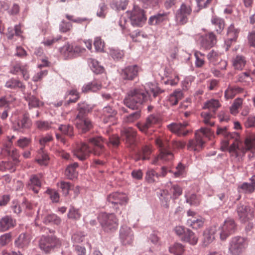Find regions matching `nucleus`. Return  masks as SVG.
<instances>
[{"label":"nucleus","mask_w":255,"mask_h":255,"mask_svg":"<svg viewBox=\"0 0 255 255\" xmlns=\"http://www.w3.org/2000/svg\"><path fill=\"white\" fill-rule=\"evenodd\" d=\"M236 210L239 219L243 223L252 220L254 218V212L248 206L240 204L238 206Z\"/></svg>","instance_id":"14"},{"label":"nucleus","mask_w":255,"mask_h":255,"mask_svg":"<svg viewBox=\"0 0 255 255\" xmlns=\"http://www.w3.org/2000/svg\"><path fill=\"white\" fill-rule=\"evenodd\" d=\"M221 107V104L218 100L211 99L207 101L204 106V109H207L210 111L211 112L216 114L217 109Z\"/></svg>","instance_id":"37"},{"label":"nucleus","mask_w":255,"mask_h":255,"mask_svg":"<svg viewBox=\"0 0 255 255\" xmlns=\"http://www.w3.org/2000/svg\"><path fill=\"white\" fill-rule=\"evenodd\" d=\"M155 143L159 148L160 153L157 157L152 161L153 164H156L158 159L169 161L173 159V154L169 150V143L166 137L162 136L157 137Z\"/></svg>","instance_id":"6"},{"label":"nucleus","mask_w":255,"mask_h":255,"mask_svg":"<svg viewBox=\"0 0 255 255\" xmlns=\"http://www.w3.org/2000/svg\"><path fill=\"white\" fill-rule=\"evenodd\" d=\"M214 135V131L207 128H202L197 130L195 134V138L190 140L187 148L190 150L199 151L203 148L205 143V138H210Z\"/></svg>","instance_id":"4"},{"label":"nucleus","mask_w":255,"mask_h":255,"mask_svg":"<svg viewBox=\"0 0 255 255\" xmlns=\"http://www.w3.org/2000/svg\"><path fill=\"white\" fill-rule=\"evenodd\" d=\"M78 111L76 119V127L82 132H86L93 127L91 120L86 117V113L89 111L87 105L85 103L79 104Z\"/></svg>","instance_id":"5"},{"label":"nucleus","mask_w":255,"mask_h":255,"mask_svg":"<svg viewBox=\"0 0 255 255\" xmlns=\"http://www.w3.org/2000/svg\"><path fill=\"white\" fill-rule=\"evenodd\" d=\"M107 200L112 204L113 208L117 210L119 209V205H125L128 203V198L127 195L123 193L114 192L108 196Z\"/></svg>","instance_id":"13"},{"label":"nucleus","mask_w":255,"mask_h":255,"mask_svg":"<svg viewBox=\"0 0 255 255\" xmlns=\"http://www.w3.org/2000/svg\"><path fill=\"white\" fill-rule=\"evenodd\" d=\"M216 134L224 136L227 140L233 139V142L229 146L228 151L230 156L237 160H239L246 151H255V134L247 137L244 144L239 140V134L237 132H230L227 127H218Z\"/></svg>","instance_id":"1"},{"label":"nucleus","mask_w":255,"mask_h":255,"mask_svg":"<svg viewBox=\"0 0 255 255\" xmlns=\"http://www.w3.org/2000/svg\"><path fill=\"white\" fill-rule=\"evenodd\" d=\"M194 55L196 58V66L198 68L202 67L205 64V54L196 51L194 52Z\"/></svg>","instance_id":"55"},{"label":"nucleus","mask_w":255,"mask_h":255,"mask_svg":"<svg viewBox=\"0 0 255 255\" xmlns=\"http://www.w3.org/2000/svg\"><path fill=\"white\" fill-rule=\"evenodd\" d=\"M60 53L66 58H72L74 57L73 52V45L69 42L66 43L59 49Z\"/></svg>","instance_id":"38"},{"label":"nucleus","mask_w":255,"mask_h":255,"mask_svg":"<svg viewBox=\"0 0 255 255\" xmlns=\"http://www.w3.org/2000/svg\"><path fill=\"white\" fill-rule=\"evenodd\" d=\"M1 153L5 156L11 157L15 163H17L19 161L18 158L19 154L17 149L16 148H11L10 146L6 145L5 148L2 149Z\"/></svg>","instance_id":"31"},{"label":"nucleus","mask_w":255,"mask_h":255,"mask_svg":"<svg viewBox=\"0 0 255 255\" xmlns=\"http://www.w3.org/2000/svg\"><path fill=\"white\" fill-rule=\"evenodd\" d=\"M129 18L131 24L136 26H142L146 20L144 10L135 5L130 12Z\"/></svg>","instance_id":"11"},{"label":"nucleus","mask_w":255,"mask_h":255,"mask_svg":"<svg viewBox=\"0 0 255 255\" xmlns=\"http://www.w3.org/2000/svg\"><path fill=\"white\" fill-rule=\"evenodd\" d=\"M31 240V237L29 234L21 233L15 241L14 243L16 247L23 248L28 246Z\"/></svg>","instance_id":"27"},{"label":"nucleus","mask_w":255,"mask_h":255,"mask_svg":"<svg viewBox=\"0 0 255 255\" xmlns=\"http://www.w3.org/2000/svg\"><path fill=\"white\" fill-rule=\"evenodd\" d=\"M187 231L185 235L182 237L181 241L192 246L196 245L198 241V237L191 230L189 229Z\"/></svg>","instance_id":"32"},{"label":"nucleus","mask_w":255,"mask_h":255,"mask_svg":"<svg viewBox=\"0 0 255 255\" xmlns=\"http://www.w3.org/2000/svg\"><path fill=\"white\" fill-rule=\"evenodd\" d=\"M14 100L10 96H5L0 98V108H6Z\"/></svg>","instance_id":"64"},{"label":"nucleus","mask_w":255,"mask_h":255,"mask_svg":"<svg viewBox=\"0 0 255 255\" xmlns=\"http://www.w3.org/2000/svg\"><path fill=\"white\" fill-rule=\"evenodd\" d=\"M101 83L95 80L91 83L85 84L82 88V91L83 93H85L96 92L101 89Z\"/></svg>","instance_id":"29"},{"label":"nucleus","mask_w":255,"mask_h":255,"mask_svg":"<svg viewBox=\"0 0 255 255\" xmlns=\"http://www.w3.org/2000/svg\"><path fill=\"white\" fill-rule=\"evenodd\" d=\"M59 244V241L55 237L43 236L40 239L39 246L41 250L48 252L51 249Z\"/></svg>","instance_id":"16"},{"label":"nucleus","mask_w":255,"mask_h":255,"mask_svg":"<svg viewBox=\"0 0 255 255\" xmlns=\"http://www.w3.org/2000/svg\"><path fill=\"white\" fill-rule=\"evenodd\" d=\"M247 63V60L243 55H237L233 60V64L234 68L238 70H242Z\"/></svg>","instance_id":"39"},{"label":"nucleus","mask_w":255,"mask_h":255,"mask_svg":"<svg viewBox=\"0 0 255 255\" xmlns=\"http://www.w3.org/2000/svg\"><path fill=\"white\" fill-rule=\"evenodd\" d=\"M148 93L143 89L134 88L131 90L124 99V104L132 110H137L147 100Z\"/></svg>","instance_id":"3"},{"label":"nucleus","mask_w":255,"mask_h":255,"mask_svg":"<svg viewBox=\"0 0 255 255\" xmlns=\"http://www.w3.org/2000/svg\"><path fill=\"white\" fill-rule=\"evenodd\" d=\"M89 65L93 71L96 74L102 73L104 70L103 67L100 65L99 62L95 59H90Z\"/></svg>","instance_id":"52"},{"label":"nucleus","mask_w":255,"mask_h":255,"mask_svg":"<svg viewBox=\"0 0 255 255\" xmlns=\"http://www.w3.org/2000/svg\"><path fill=\"white\" fill-rule=\"evenodd\" d=\"M139 70V67L136 65L128 66L122 70L121 75L125 80H133L138 76Z\"/></svg>","instance_id":"19"},{"label":"nucleus","mask_w":255,"mask_h":255,"mask_svg":"<svg viewBox=\"0 0 255 255\" xmlns=\"http://www.w3.org/2000/svg\"><path fill=\"white\" fill-rule=\"evenodd\" d=\"M255 183L251 184L244 183L240 187L243 191L246 193H253L255 190Z\"/></svg>","instance_id":"63"},{"label":"nucleus","mask_w":255,"mask_h":255,"mask_svg":"<svg viewBox=\"0 0 255 255\" xmlns=\"http://www.w3.org/2000/svg\"><path fill=\"white\" fill-rule=\"evenodd\" d=\"M199 41L202 47L204 49H209L216 44V36L213 32H210L201 36Z\"/></svg>","instance_id":"18"},{"label":"nucleus","mask_w":255,"mask_h":255,"mask_svg":"<svg viewBox=\"0 0 255 255\" xmlns=\"http://www.w3.org/2000/svg\"><path fill=\"white\" fill-rule=\"evenodd\" d=\"M116 115L117 112L110 106L106 107L103 109L102 118L105 123L114 122Z\"/></svg>","instance_id":"26"},{"label":"nucleus","mask_w":255,"mask_h":255,"mask_svg":"<svg viewBox=\"0 0 255 255\" xmlns=\"http://www.w3.org/2000/svg\"><path fill=\"white\" fill-rule=\"evenodd\" d=\"M19 72L22 74V77L25 80H27L29 79L28 66L26 64L22 65L18 63L13 65L11 70V73L13 74H17Z\"/></svg>","instance_id":"25"},{"label":"nucleus","mask_w":255,"mask_h":255,"mask_svg":"<svg viewBox=\"0 0 255 255\" xmlns=\"http://www.w3.org/2000/svg\"><path fill=\"white\" fill-rule=\"evenodd\" d=\"M192 9L190 5L183 3L180 8L177 10L175 14V20L178 25H184L188 20V16L190 15Z\"/></svg>","instance_id":"12"},{"label":"nucleus","mask_w":255,"mask_h":255,"mask_svg":"<svg viewBox=\"0 0 255 255\" xmlns=\"http://www.w3.org/2000/svg\"><path fill=\"white\" fill-rule=\"evenodd\" d=\"M88 142L92 146L90 147L87 143L84 142H76L74 147V155L79 160L84 161L88 158L91 153L97 156H101L105 152L104 143L105 140L102 136H97L90 138Z\"/></svg>","instance_id":"2"},{"label":"nucleus","mask_w":255,"mask_h":255,"mask_svg":"<svg viewBox=\"0 0 255 255\" xmlns=\"http://www.w3.org/2000/svg\"><path fill=\"white\" fill-rule=\"evenodd\" d=\"M215 230L211 228L206 229L203 234V243L205 246H207L212 243L215 239Z\"/></svg>","instance_id":"40"},{"label":"nucleus","mask_w":255,"mask_h":255,"mask_svg":"<svg viewBox=\"0 0 255 255\" xmlns=\"http://www.w3.org/2000/svg\"><path fill=\"white\" fill-rule=\"evenodd\" d=\"M78 166L79 165L77 162L69 165L66 169L65 175L70 179L76 178L78 175V172L76 169Z\"/></svg>","instance_id":"41"},{"label":"nucleus","mask_w":255,"mask_h":255,"mask_svg":"<svg viewBox=\"0 0 255 255\" xmlns=\"http://www.w3.org/2000/svg\"><path fill=\"white\" fill-rule=\"evenodd\" d=\"M159 175L153 169L149 168L146 172L145 180L149 183H153L156 181Z\"/></svg>","instance_id":"50"},{"label":"nucleus","mask_w":255,"mask_h":255,"mask_svg":"<svg viewBox=\"0 0 255 255\" xmlns=\"http://www.w3.org/2000/svg\"><path fill=\"white\" fill-rule=\"evenodd\" d=\"M120 239L125 245L130 244L133 240V233L131 229L126 226L120 229Z\"/></svg>","instance_id":"22"},{"label":"nucleus","mask_w":255,"mask_h":255,"mask_svg":"<svg viewBox=\"0 0 255 255\" xmlns=\"http://www.w3.org/2000/svg\"><path fill=\"white\" fill-rule=\"evenodd\" d=\"M167 19L168 13H158L151 16L149 19L148 23L151 25H156L167 20Z\"/></svg>","instance_id":"33"},{"label":"nucleus","mask_w":255,"mask_h":255,"mask_svg":"<svg viewBox=\"0 0 255 255\" xmlns=\"http://www.w3.org/2000/svg\"><path fill=\"white\" fill-rule=\"evenodd\" d=\"M99 221L106 232H114L118 229V219L114 214L102 213L99 216Z\"/></svg>","instance_id":"7"},{"label":"nucleus","mask_w":255,"mask_h":255,"mask_svg":"<svg viewBox=\"0 0 255 255\" xmlns=\"http://www.w3.org/2000/svg\"><path fill=\"white\" fill-rule=\"evenodd\" d=\"M109 54L115 60H119L124 56L123 51L115 48H110Z\"/></svg>","instance_id":"56"},{"label":"nucleus","mask_w":255,"mask_h":255,"mask_svg":"<svg viewBox=\"0 0 255 255\" xmlns=\"http://www.w3.org/2000/svg\"><path fill=\"white\" fill-rule=\"evenodd\" d=\"M184 248L181 243H176L170 246L169 252L175 255H182L185 251Z\"/></svg>","instance_id":"46"},{"label":"nucleus","mask_w":255,"mask_h":255,"mask_svg":"<svg viewBox=\"0 0 255 255\" xmlns=\"http://www.w3.org/2000/svg\"><path fill=\"white\" fill-rule=\"evenodd\" d=\"M159 121V117L155 115H151L146 119L145 123H137L136 126L141 132L145 133L148 128L153 127Z\"/></svg>","instance_id":"17"},{"label":"nucleus","mask_w":255,"mask_h":255,"mask_svg":"<svg viewBox=\"0 0 255 255\" xmlns=\"http://www.w3.org/2000/svg\"><path fill=\"white\" fill-rule=\"evenodd\" d=\"M85 237L83 232H77L72 235L71 240L74 244H80L84 241Z\"/></svg>","instance_id":"61"},{"label":"nucleus","mask_w":255,"mask_h":255,"mask_svg":"<svg viewBox=\"0 0 255 255\" xmlns=\"http://www.w3.org/2000/svg\"><path fill=\"white\" fill-rule=\"evenodd\" d=\"M81 216V214L79 209H76L73 207L69 209L68 213V218L77 220L80 219Z\"/></svg>","instance_id":"62"},{"label":"nucleus","mask_w":255,"mask_h":255,"mask_svg":"<svg viewBox=\"0 0 255 255\" xmlns=\"http://www.w3.org/2000/svg\"><path fill=\"white\" fill-rule=\"evenodd\" d=\"M248 242L245 238L236 236L230 242L229 250L232 255H240L247 248Z\"/></svg>","instance_id":"8"},{"label":"nucleus","mask_w":255,"mask_h":255,"mask_svg":"<svg viewBox=\"0 0 255 255\" xmlns=\"http://www.w3.org/2000/svg\"><path fill=\"white\" fill-rule=\"evenodd\" d=\"M237 230V224L234 219L228 218L219 228L220 239L224 241Z\"/></svg>","instance_id":"9"},{"label":"nucleus","mask_w":255,"mask_h":255,"mask_svg":"<svg viewBox=\"0 0 255 255\" xmlns=\"http://www.w3.org/2000/svg\"><path fill=\"white\" fill-rule=\"evenodd\" d=\"M212 23L216 25V31L218 33H221L225 26L224 21L216 16H213L211 19Z\"/></svg>","instance_id":"53"},{"label":"nucleus","mask_w":255,"mask_h":255,"mask_svg":"<svg viewBox=\"0 0 255 255\" xmlns=\"http://www.w3.org/2000/svg\"><path fill=\"white\" fill-rule=\"evenodd\" d=\"M140 112L138 110L124 118V122L126 123H132L140 117Z\"/></svg>","instance_id":"57"},{"label":"nucleus","mask_w":255,"mask_h":255,"mask_svg":"<svg viewBox=\"0 0 255 255\" xmlns=\"http://www.w3.org/2000/svg\"><path fill=\"white\" fill-rule=\"evenodd\" d=\"M25 99L28 103V106L30 109L39 107L43 105L42 102L33 95H27L25 97Z\"/></svg>","instance_id":"44"},{"label":"nucleus","mask_w":255,"mask_h":255,"mask_svg":"<svg viewBox=\"0 0 255 255\" xmlns=\"http://www.w3.org/2000/svg\"><path fill=\"white\" fill-rule=\"evenodd\" d=\"M58 130L62 134L72 137L73 135V127L70 125H60L58 126Z\"/></svg>","instance_id":"51"},{"label":"nucleus","mask_w":255,"mask_h":255,"mask_svg":"<svg viewBox=\"0 0 255 255\" xmlns=\"http://www.w3.org/2000/svg\"><path fill=\"white\" fill-rule=\"evenodd\" d=\"M40 178V175H32L27 184L28 189L32 191L35 194H37L41 187Z\"/></svg>","instance_id":"23"},{"label":"nucleus","mask_w":255,"mask_h":255,"mask_svg":"<svg viewBox=\"0 0 255 255\" xmlns=\"http://www.w3.org/2000/svg\"><path fill=\"white\" fill-rule=\"evenodd\" d=\"M240 30L239 28H235L234 24H232L228 27V35L230 41H236L238 37Z\"/></svg>","instance_id":"45"},{"label":"nucleus","mask_w":255,"mask_h":255,"mask_svg":"<svg viewBox=\"0 0 255 255\" xmlns=\"http://www.w3.org/2000/svg\"><path fill=\"white\" fill-rule=\"evenodd\" d=\"M49 158L47 154L43 150V147H41L36 159L37 162L41 165H47Z\"/></svg>","instance_id":"43"},{"label":"nucleus","mask_w":255,"mask_h":255,"mask_svg":"<svg viewBox=\"0 0 255 255\" xmlns=\"http://www.w3.org/2000/svg\"><path fill=\"white\" fill-rule=\"evenodd\" d=\"M202 118L203 119V122L207 125H209L211 127L214 126L215 123L212 122L211 120L214 118L215 114L211 112H203L201 114Z\"/></svg>","instance_id":"48"},{"label":"nucleus","mask_w":255,"mask_h":255,"mask_svg":"<svg viewBox=\"0 0 255 255\" xmlns=\"http://www.w3.org/2000/svg\"><path fill=\"white\" fill-rule=\"evenodd\" d=\"M207 58L209 62L214 65L218 64L219 63L222 64L223 66L221 67L222 69H225L227 65V62L221 59V54L214 50H212L208 54Z\"/></svg>","instance_id":"24"},{"label":"nucleus","mask_w":255,"mask_h":255,"mask_svg":"<svg viewBox=\"0 0 255 255\" xmlns=\"http://www.w3.org/2000/svg\"><path fill=\"white\" fill-rule=\"evenodd\" d=\"M185 198L186 202L191 206H197L201 202V196L194 193H190L189 192L185 194Z\"/></svg>","instance_id":"35"},{"label":"nucleus","mask_w":255,"mask_h":255,"mask_svg":"<svg viewBox=\"0 0 255 255\" xmlns=\"http://www.w3.org/2000/svg\"><path fill=\"white\" fill-rule=\"evenodd\" d=\"M136 131L132 128H126L121 131V135L128 146L131 147L135 145Z\"/></svg>","instance_id":"15"},{"label":"nucleus","mask_w":255,"mask_h":255,"mask_svg":"<svg viewBox=\"0 0 255 255\" xmlns=\"http://www.w3.org/2000/svg\"><path fill=\"white\" fill-rule=\"evenodd\" d=\"M151 147L149 145H145L142 147V149L139 151L137 154L136 160H147L149 159L150 155L151 153Z\"/></svg>","instance_id":"34"},{"label":"nucleus","mask_w":255,"mask_h":255,"mask_svg":"<svg viewBox=\"0 0 255 255\" xmlns=\"http://www.w3.org/2000/svg\"><path fill=\"white\" fill-rule=\"evenodd\" d=\"M243 89L238 86H229L225 92L226 99H233L238 94L242 93Z\"/></svg>","instance_id":"36"},{"label":"nucleus","mask_w":255,"mask_h":255,"mask_svg":"<svg viewBox=\"0 0 255 255\" xmlns=\"http://www.w3.org/2000/svg\"><path fill=\"white\" fill-rule=\"evenodd\" d=\"M243 101V99L241 98H237L234 100L233 105L230 108V112L232 114L236 115L238 113V109L241 107Z\"/></svg>","instance_id":"59"},{"label":"nucleus","mask_w":255,"mask_h":255,"mask_svg":"<svg viewBox=\"0 0 255 255\" xmlns=\"http://www.w3.org/2000/svg\"><path fill=\"white\" fill-rule=\"evenodd\" d=\"M204 222V219L201 216H198L196 218H188L187 225L193 229L197 230L203 227Z\"/></svg>","instance_id":"28"},{"label":"nucleus","mask_w":255,"mask_h":255,"mask_svg":"<svg viewBox=\"0 0 255 255\" xmlns=\"http://www.w3.org/2000/svg\"><path fill=\"white\" fill-rule=\"evenodd\" d=\"M32 125L31 120L28 113H24L18 118L13 123V128L14 130L23 132L31 128Z\"/></svg>","instance_id":"10"},{"label":"nucleus","mask_w":255,"mask_h":255,"mask_svg":"<svg viewBox=\"0 0 255 255\" xmlns=\"http://www.w3.org/2000/svg\"><path fill=\"white\" fill-rule=\"evenodd\" d=\"M127 4L128 1H113L111 5L113 9L119 11L125 9Z\"/></svg>","instance_id":"58"},{"label":"nucleus","mask_w":255,"mask_h":255,"mask_svg":"<svg viewBox=\"0 0 255 255\" xmlns=\"http://www.w3.org/2000/svg\"><path fill=\"white\" fill-rule=\"evenodd\" d=\"M16 220L11 216L6 215L0 219V232H5L14 228Z\"/></svg>","instance_id":"21"},{"label":"nucleus","mask_w":255,"mask_h":255,"mask_svg":"<svg viewBox=\"0 0 255 255\" xmlns=\"http://www.w3.org/2000/svg\"><path fill=\"white\" fill-rule=\"evenodd\" d=\"M188 126L187 122H184L183 124L172 123L168 125V129L172 131L177 134L178 135L185 136L189 132V130L185 129V128Z\"/></svg>","instance_id":"20"},{"label":"nucleus","mask_w":255,"mask_h":255,"mask_svg":"<svg viewBox=\"0 0 255 255\" xmlns=\"http://www.w3.org/2000/svg\"><path fill=\"white\" fill-rule=\"evenodd\" d=\"M53 124L47 121H37L35 123L36 128L41 130H47L50 128H55Z\"/></svg>","instance_id":"54"},{"label":"nucleus","mask_w":255,"mask_h":255,"mask_svg":"<svg viewBox=\"0 0 255 255\" xmlns=\"http://www.w3.org/2000/svg\"><path fill=\"white\" fill-rule=\"evenodd\" d=\"M60 218L56 215L52 214H49L43 217V222L46 224H54L57 225L61 223Z\"/></svg>","instance_id":"47"},{"label":"nucleus","mask_w":255,"mask_h":255,"mask_svg":"<svg viewBox=\"0 0 255 255\" xmlns=\"http://www.w3.org/2000/svg\"><path fill=\"white\" fill-rule=\"evenodd\" d=\"M5 86L7 88L11 89H19L23 91L25 89V86L19 80L12 78L5 83Z\"/></svg>","instance_id":"30"},{"label":"nucleus","mask_w":255,"mask_h":255,"mask_svg":"<svg viewBox=\"0 0 255 255\" xmlns=\"http://www.w3.org/2000/svg\"><path fill=\"white\" fill-rule=\"evenodd\" d=\"M171 198L173 199H177L182 194V189L177 184H171L169 190Z\"/></svg>","instance_id":"49"},{"label":"nucleus","mask_w":255,"mask_h":255,"mask_svg":"<svg viewBox=\"0 0 255 255\" xmlns=\"http://www.w3.org/2000/svg\"><path fill=\"white\" fill-rule=\"evenodd\" d=\"M183 94L181 91L175 90L168 97V101L171 106H174L178 104L179 100L182 98Z\"/></svg>","instance_id":"42"},{"label":"nucleus","mask_w":255,"mask_h":255,"mask_svg":"<svg viewBox=\"0 0 255 255\" xmlns=\"http://www.w3.org/2000/svg\"><path fill=\"white\" fill-rule=\"evenodd\" d=\"M14 163L10 161H1L0 163V171H5L9 170L11 172L14 171Z\"/></svg>","instance_id":"60"}]
</instances>
